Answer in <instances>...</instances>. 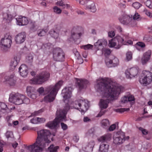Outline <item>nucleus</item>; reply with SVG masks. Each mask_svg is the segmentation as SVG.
<instances>
[{"mask_svg":"<svg viewBox=\"0 0 152 152\" xmlns=\"http://www.w3.org/2000/svg\"><path fill=\"white\" fill-rule=\"evenodd\" d=\"M112 81L108 78H102L97 80L96 85L95 86L97 91L99 92L106 99H101L99 104L101 109H106L108 106V104L115 99H117V96L123 90V87L121 86H111ZM105 111L102 109L96 117H100L103 115Z\"/></svg>","mask_w":152,"mask_h":152,"instance_id":"obj_1","label":"nucleus"},{"mask_svg":"<svg viewBox=\"0 0 152 152\" xmlns=\"http://www.w3.org/2000/svg\"><path fill=\"white\" fill-rule=\"evenodd\" d=\"M51 133L47 130L43 129L37 132V137L36 142L28 145L27 149L30 152H42L43 148L48 145L52 140Z\"/></svg>","mask_w":152,"mask_h":152,"instance_id":"obj_2","label":"nucleus"},{"mask_svg":"<svg viewBox=\"0 0 152 152\" xmlns=\"http://www.w3.org/2000/svg\"><path fill=\"white\" fill-rule=\"evenodd\" d=\"M64 82L62 80L58 81L55 86L50 85L47 87L45 90L43 87L38 88L37 91L40 94H44L45 93H49L45 96L44 101L46 102H51L53 101L59 90L62 86Z\"/></svg>","mask_w":152,"mask_h":152,"instance_id":"obj_3","label":"nucleus"},{"mask_svg":"<svg viewBox=\"0 0 152 152\" xmlns=\"http://www.w3.org/2000/svg\"><path fill=\"white\" fill-rule=\"evenodd\" d=\"M129 38L128 34H127L116 36L110 42V46L111 47L118 49L123 45L132 44V42L131 40H129Z\"/></svg>","mask_w":152,"mask_h":152,"instance_id":"obj_4","label":"nucleus"},{"mask_svg":"<svg viewBox=\"0 0 152 152\" xmlns=\"http://www.w3.org/2000/svg\"><path fill=\"white\" fill-rule=\"evenodd\" d=\"M69 109V106L68 105L64 109L57 110L55 119L52 122H48L46 124V126L50 129H53L57 126L59 122L66 121V115Z\"/></svg>","mask_w":152,"mask_h":152,"instance_id":"obj_5","label":"nucleus"},{"mask_svg":"<svg viewBox=\"0 0 152 152\" xmlns=\"http://www.w3.org/2000/svg\"><path fill=\"white\" fill-rule=\"evenodd\" d=\"M50 73L46 71H43L36 75V77L31 80L32 83L35 84H42L48 80L50 77Z\"/></svg>","mask_w":152,"mask_h":152,"instance_id":"obj_6","label":"nucleus"},{"mask_svg":"<svg viewBox=\"0 0 152 152\" xmlns=\"http://www.w3.org/2000/svg\"><path fill=\"white\" fill-rule=\"evenodd\" d=\"M111 134L107 133L98 139V140L102 142L99 148V151L101 152H107L109 149V145L106 144L107 142L110 141L111 138Z\"/></svg>","mask_w":152,"mask_h":152,"instance_id":"obj_7","label":"nucleus"},{"mask_svg":"<svg viewBox=\"0 0 152 152\" xmlns=\"http://www.w3.org/2000/svg\"><path fill=\"white\" fill-rule=\"evenodd\" d=\"M74 107L77 110L80 109L82 112L86 111L89 107V102L83 99H79L73 103Z\"/></svg>","mask_w":152,"mask_h":152,"instance_id":"obj_8","label":"nucleus"},{"mask_svg":"<svg viewBox=\"0 0 152 152\" xmlns=\"http://www.w3.org/2000/svg\"><path fill=\"white\" fill-rule=\"evenodd\" d=\"M53 52L54 60L60 62L64 60L65 54L61 48H54Z\"/></svg>","mask_w":152,"mask_h":152,"instance_id":"obj_9","label":"nucleus"},{"mask_svg":"<svg viewBox=\"0 0 152 152\" xmlns=\"http://www.w3.org/2000/svg\"><path fill=\"white\" fill-rule=\"evenodd\" d=\"M140 15L137 13H136L133 16H132L125 15L122 18H120L119 20L120 22L124 25L131 24L132 22L134 21V20L138 19Z\"/></svg>","mask_w":152,"mask_h":152,"instance_id":"obj_10","label":"nucleus"},{"mask_svg":"<svg viewBox=\"0 0 152 152\" xmlns=\"http://www.w3.org/2000/svg\"><path fill=\"white\" fill-rule=\"evenodd\" d=\"M25 96L18 93L12 94L10 96L9 101L15 104L20 105L23 103V99Z\"/></svg>","mask_w":152,"mask_h":152,"instance_id":"obj_11","label":"nucleus"},{"mask_svg":"<svg viewBox=\"0 0 152 152\" xmlns=\"http://www.w3.org/2000/svg\"><path fill=\"white\" fill-rule=\"evenodd\" d=\"M0 81L2 82H7L10 86L15 85L16 81L14 79V74L6 75L4 72L0 73Z\"/></svg>","mask_w":152,"mask_h":152,"instance_id":"obj_12","label":"nucleus"},{"mask_svg":"<svg viewBox=\"0 0 152 152\" xmlns=\"http://www.w3.org/2000/svg\"><path fill=\"white\" fill-rule=\"evenodd\" d=\"M113 142L115 145L122 144L125 141V134L123 132H117L113 136Z\"/></svg>","mask_w":152,"mask_h":152,"instance_id":"obj_13","label":"nucleus"},{"mask_svg":"<svg viewBox=\"0 0 152 152\" xmlns=\"http://www.w3.org/2000/svg\"><path fill=\"white\" fill-rule=\"evenodd\" d=\"M12 43V37L9 35L6 34L1 41V44L2 48H9Z\"/></svg>","mask_w":152,"mask_h":152,"instance_id":"obj_14","label":"nucleus"},{"mask_svg":"<svg viewBox=\"0 0 152 152\" xmlns=\"http://www.w3.org/2000/svg\"><path fill=\"white\" fill-rule=\"evenodd\" d=\"M138 73V70L137 68L132 67L126 69L125 72V74L127 79H131L136 76Z\"/></svg>","mask_w":152,"mask_h":152,"instance_id":"obj_15","label":"nucleus"},{"mask_svg":"<svg viewBox=\"0 0 152 152\" xmlns=\"http://www.w3.org/2000/svg\"><path fill=\"white\" fill-rule=\"evenodd\" d=\"M79 28L74 27L71 31V36L69 39L70 41H75L77 39H79L81 36V33H79L78 32V30Z\"/></svg>","mask_w":152,"mask_h":152,"instance_id":"obj_16","label":"nucleus"},{"mask_svg":"<svg viewBox=\"0 0 152 152\" xmlns=\"http://www.w3.org/2000/svg\"><path fill=\"white\" fill-rule=\"evenodd\" d=\"M72 88L70 87H65L62 91V94L64 99H66L69 98L71 96Z\"/></svg>","mask_w":152,"mask_h":152,"instance_id":"obj_17","label":"nucleus"},{"mask_svg":"<svg viewBox=\"0 0 152 152\" xmlns=\"http://www.w3.org/2000/svg\"><path fill=\"white\" fill-rule=\"evenodd\" d=\"M76 80L77 86L80 90L85 88L88 83V81L86 80L78 78H76Z\"/></svg>","mask_w":152,"mask_h":152,"instance_id":"obj_18","label":"nucleus"},{"mask_svg":"<svg viewBox=\"0 0 152 152\" xmlns=\"http://www.w3.org/2000/svg\"><path fill=\"white\" fill-rule=\"evenodd\" d=\"M105 64L108 67H115L119 64V60L117 58L115 57L112 60H106Z\"/></svg>","mask_w":152,"mask_h":152,"instance_id":"obj_19","label":"nucleus"},{"mask_svg":"<svg viewBox=\"0 0 152 152\" xmlns=\"http://www.w3.org/2000/svg\"><path fill=\"white\" fill-rule=\"evenodd\" d=\"M17 24L19 26H24L27 25L29 22L28 18L25 17L20 16L16 18Z\"/></svg>","mask_w":152,"mask_h":152,"instance_id":"obj_20","label":"nucleus"},{"mask_svg":"<svg viewBox=\"0 0 152 152\" xmlns=\"http://www.w3.org/2000/svg\"><path fill=\"white\" fill-rule=\"evenodd\" d=\"M26 34L25 32H22L18 34L15 38V40L17 43L21 44L25 40Z\"/></svg>","mask_w":152,"mask_h":152,"instance_id":"obj_21","label":"nucleus"},{"mask_svg":"<svg viewBox=\"0 0 152 152\" xmlns=\"http://www.w3.org/2000/svg\"><path fill=\"white\" fill-rule=\"evenodd\" d=\"M20 75L23 77L27 76L28 73V67L24 64H22L19 68Z\"/></svg>","mask_w":152,"mask_h":152,"instance_id":"obj_22","label":"nucleus"},{"mask_svg":"<svg viewBox=\"0 0 152 152\" xmlns=\"http://www.w3.org/2000/svg\"><path fill=\"white\" fill-rule=\"evenodd\" d=\"M151 54V50H148L144 53L143 55V57L141 59L142 63L143 64H145L150 59Z\"/></svg>","mask_w":152,"mask_h":152,"instance_id":"obj_23","label":"nucleus"},{"mask_svg":"<svg viewBox=\"0 0 152 152\" xmlns=\"http://www.w3.org/2000/svg\"><path fill=\"white\" fill-rule=\"evenodd\" d=\"M57 28L55 27V28L51 29L49 32L50 36L55 39H57L59 35V29H57Z\"/></svg>","mask_w":152,"mask_h":152,"instance_id":"obj_24","label":"nucleus"},{"mask_svg":"<svg viewBox=\"0 0 152 152\" xmlns=\"http://www.w3.org/2000/svg\"><path fill=\"white\" fill-rule=\"evenodd\" d=\"M84 8L85 10H90L91 12H95L96 10L95 4L94 3H92L90 5L85 6Z\"/></svg>","mask_w":152,"mask_h":152,"instance_id":"obj_25","label":"nucleus"},{"mask_svg":"<svg viewBox=\"0 0 152 152\" xmlns=\"http://www.w3.org/2000/svg\"><path fill=\"white\" fill-rule=\"evenodd\" d=\"M96 45H99V46H102L103 47H104L107 44V42L106 39H102L98 40L97 42H96Z\"/></svg>","mask_w":152,"mask_h":152,"instance_id":"obj_26","label":"nucleus"},{"mask_svg":"<svg viewBox=\"0 0 152 152\" xmlns=\"http://www.w3.org/2000/svg\"><path fill=\"white\" fill-rule=\"evenodd\" d=\"M143 76L144 77L148 78V80L152 79V73L149 71L144 70L143 71Z\"/></svg>","mask_w":152,"mask_h":152,"instance_id":"obj_27","label":"nucleus"},{"mask_svg":"<svg viewBox=\"0 0 152 152\" xmlns=\"http://www.w3.org/2000/svg\"><path fill=\"white\" fill-rule=\"evenodd\" d=\"M4 20L6 21L7 22H10L12 20V15L7 13H4L3 15Z\"/></svg>","mask_w":152,"mask_h":152,"instance_id":"obj_28","label":"nucleus"},{"mask_svg":"<svg viewBox=\"0 0 152 152\" xmlns=\"http://www.w3.org/2000/svg\"><path fill=\"white\" fill-rule=\"evenodd\" d=\"M148 78H146L143 77L142 79H141L140 81L141 84L147 85L149 84L152 81V79H150V80H148Z\"/></svg>","mask_w":152,"mask_h":152,"instance_id":"obj_29","label":"nucleus"},{"mask_svg":"<svg viewBox=\"0 0 152 152\" xmlns=\"http://www.w3.org/2000/svg\"><path fill=\"white\" fill-rule=\"evenodd\" d=\"M48 31V30L47 29H39L37 31V34L38 36L42 37L45 35Z\"/></svg>","mask_w":152,"mask_h":152,"instance_id":"obj_30","label":"nucleus"},{"mask_svg":"<svg viewBox=\"0 0 152 152\" xmlns=\"http://www.w3.org/2000/svg\"><path fill=\"white\" fill-rule=\"evenodd\" d=\"M59 148L58 146H54L52 144L48 147V149L49 152H57Z\"/></svg>","mask_w":152,"mask_h":152,"instance_id":"obj_31","label":"nucleus"},{"mask_svg":"<svg viewBox=\"0 0 152 152\" xmlns=\"http://www.w3.org/2000/svg\"><path fill=\"white\" fill-rule=\"evenodd\" d=\"M102 53L105 57H107L109 55L111 52L110 49L106 48H102Z\"/></svg>","mask_w":152,"mask_h":152,"instance_id":"obj_32","label":"nucleus"},{"mask_svg":"<svg viewBox=\"0 0 152 152\" xmlns=\"http://www.w3.org/2000/svg\"><path fill=\"white\" fill-rule=\"evenodd\" d=\"M35 91V89L34 87L28 86L27 87L26 92L28 95H30V94L34 93Z\"/></svg>","mask_w":152,"mask_h":152,"instance_id":"obj_33","label":"nucleus"},{"mask_svg":"<svg viewBox=\"0 0 152 152\" xmlns=\"http://www.w3.org/2000/svg\"><path fill=\"white\" fill-rule=\"evenodd\" d=\"M101 124L102 126L104 128L108 127L110 124L109 121L107 119H104L102 120Z\"/></svg>","mask_w":152,"mask_h":152,"instance_id":"obj_34","label":"nucleus"},{"mask_svg":"<svg viewBox=\"0 0 152 152\" xmlns=\"http://www.w3.org/2000/svg\"><path fill=\"white\" fill-rule=\"evenodd\" d=\"M57 5L63 7L64 8H67L70 6L68 4H65L64 2H62V0L58 1L57 2Z\"/></svg>","mask_w":152,"mask_h":152,"instance_id":"obj_35","label":"nucleus"},{"mask_svg":"<svg viewBox=\"0 0 152 152\" xmlns=\"http://www.w3.org/2000/svg\"><path fill=\"white\" fill-rule=\"evenodd\" d=\"M144 41L145 42H148L149 43H152V36L146 35L143 38Z\"/></svg>","mask_w":152,"mask_h":152,"instance_id":"obj_36","label":"nucleus"},{"mask_svg":"<svg viewBox=\"0 0 152 152\" xmlns=\"http://www.w3.org/2000/svg\"><path fill=\"white\" fill-rule=\"evenodd\" d=\"M7 105L4 102H0V111L6 110L8 109Z\"/></svg>","mask_w":152,"mask_h":152,"instance_id":"obj_37","label":"nucleus"},{"mask_svg":"<svg viewBox=\"0 0 152 152\" xmlns=\"http://www.w3.org/2000/svg\"><path fill=\"white\" fill-rule=\"evenodd\" d=\"M93 45L90 44H88L86 45H83L81 47V48H83L85 50H88L89 49H91L93 48Z\"/></svg>","mask_w":152,"mask_h":152,"instance_id":"obj_38","label":"nucleus"},{"mask_svg":"<svg viewBox=\"0 0 152 152\" xmlns=\"http://www.w3.org/2000/svg\"><path fill=\"white\" fill-rule=\"evenodd\" d=\"M53 10L54 12L57 14H60L61 12V10L57 6L54 7Z\"/></svg>","mask_w":152,"mask_h":152,"instance_id":"obj_39","label":"nucleus"},{"mask_svg":"<svg viewBox=\"0 0 152 152\" xmlns=\"http://www.w3.org/2000/svg\"><path fill=\"white\" fill-rule=\"evenodd\" d=\"M77 2L78 1L79 3L82 5H84L87 4L90 0H76Z\"/></svg>","mask_w":152,"mask_h":152,"instance_id":"obj_40","label":"nucleus"},{"mask_svg":"<svg viewBox=\"0 0 152 152\" xmlns=\"http://www.w3.org/2000/svg\"><path fill=\"white\" fill-rule=\"evenodd\" d=\"M132 6L136 9H138L142 5L139 2H136L133 3Z\"/></svg>","mask_w":152,"mask_h":152,"instance_id":"obj_41","label":"nucleus"},{"mask_svg":"<svg viewBox=\"0 0 152 152\" xmlns=\"http://www.w3.org/2000/svg\"><path fill=\"white\" fill-rule=\"evenodd\" d=\"M132 58V54L131 52H128L126 54V59L127 61L131 60Z\"/></svg>","mask_w":152,"mask_h":152,"instance_id":"obj_42","label":"nucleus"},{"mask_svg":"<svg viewBox=\"0 0 152 152\" xmlns=\"http://www.w3.org/2000/svg\"><path fill=\"white\" fill-rule=\"evenodd\" d=\"M18 63V61H17L15 58H14L13 61H12L11 62V66L13 67L14 68L15 67Z\"/></svg>","mask_w":152,"mask_h":152,"instance_id":"obj_43","label":"nucleus"},{"mask_svg":"<svg viewBox=\"0 0 152 152\" xmlns=\"http://www.w3.org/2000/svg\"><path fill=\"white\" fill-rule=\"evenodd\" d=\"M139 130L141 131L143 134L146 135L148 134V131L145 129L141 127L139 128Z\"/></svg>","mask_w":152,"mask_h":152,"instance_id":"obj_44","label":"nucleus"},{"mask_svg":"<svg viewBox=\"0 0 152 152\" xmlns=\"http://www.w3.org/2000/svg\"><path fill=\"white\" fill-rule=\"evenodd\" d=\"M42 112V110H39L37 111H36L31 114V116H34L39 115L40 113Z\"/></svg>","mask_w":152,"mask_h":152,"instance_id":"obj_45","label":"nucleus"},{"mask_svg":"<svg viewBox=\"0 0 152 152\" xmlns=\"http://www.w3.org/2000/svg\"><path fill=\"white\" fill-rule=\"evenodd\" d=\"M128 101L127 96H124L121 98V102L123 103H125Z\"/></svg>","mask_w":152,"mask_h":152,"instance_id":"obj_46","label":"nucleus"},{"mask_svg":"<svg viewBox=\"0 0 152 152\" xmlns=\"http://www.w3.org/2000/svg\"><path fill=\"white\" fill-rule=\"evenodd\" d=\"M23 103L26 104H28L30 103V100L29 99L25 96V98L23 99Z\"/></svg>","mask_w":152,"mask_h":152,"instance_id":"obj_47","label":"nucleus"},{"mask_svg":"<svg viewBox=\"0 0 152 152\" xmlns=\"http://www.w3.org/2000/svg\"><path fill=\"white\" fill-rule=\"evenodd\" d=\"M130 110L129 108H121V109H117V111L118 112L122 113L125 111H129Z\"/></svg>","mask_w":152,"mask_h":152,"instance_id":"obj_48","label":"nucleus"},{"mask_svg":"<svg viewBox=\"0 0 152 152\" xmlns=\"http://www.w3.org/2000/svg\"><path fill=\"white\" fill-rule=\"evenodd\" d=\"M116 127V125L115 124H113L111 125L109 128V130L112 131L114 130Z\"/></svg>","mask_w":152,"mask_h":152,"instance_id":"obj_49","label":"nucleus"},{"mask_svg":"<svg viewBox=\"0 0 152 152\" xmlns=\"http://www.w3.org/2000/svg\"><path fill=\"white\" fill-rule=\"evenodd\" d=\"M33 59V57L32 55L28 56L26 58L27 61L28 63H30L32 61Z\"/></svg>","mask_w":152,"mask_h":152,"instance_id":"obj_50","label":"nucleus"},{"mask_svg":"<svg viewBox=\"0 0 152 152\" xmlns=\"http://www.w3.org/2000/svg\"><path fill=\"white\" fill-rule=\"evenodd\" d=\"M61 125L62 129L64 130H65L67 129L68 126L66 124H64L62 122L61 123Z\"/></svg>","mask_w":152,"mask_h":152,"instance_id":"obj_51","label":"nucleus"},{"mask_svg":"<svg viewBox=\"0 0 152 152\" xmlns=\"http://www.w3.org/2000/svg\"><path fill=\"white\" fill-rule=\"evenodd\" d=\"M13 135V133L12 132L7 131L6 133V136L7 138L11 137Z\"/></svg>","mask_w":152,"mask_h":152,"instance_id":"obj_52","label":"nucleus"},{"mask_svg":"<svg viewBox=\"0 0 152 152\" xmlns=\"http://www.w3.org/2000/svg\"><path fill=\"white\" fill-rule=\"evenodd\" d=\"M31 122L34 124H37L38 123L37 118H34L30 120Z\"/></svg>","mask_w":152,"mask_h":152,"instance_id":"obj_53","label":"nucleus"},{"mask_svg":"<svg viewBox=\"0 0 152 152\" xmlns=\"http://www.w3.org/2000/svg\"><path fill=\"white\" fill-rule=\"evenodd\" d=\"M128 101L131 102L135 100L134 96L133 95H130L129 96H127Z\"/></svg>","mask_w":152,"mask_h":152,"instance_id":"obj_54","label":"nucleus"},{"mask_svg":"<svg viewBox=\"0 0 152 152\" xmlns=\"http://www.w3.org/2000/svg\"><path fill=\"white\" fill-rule=\"evenodd\" d=\"M108 36L110 37H113L115 35V33L114 31H111L108 33Z\"/></svg>","mask_w":152,"mask_h":152,"instance_id":"obj_55","label":"nucleus"},{"mask_svg":"<svg viewBox=\"0 0 152 152\" xmlns=\"http://www.w3.org/2000/svg\"><path fill=\"white\" fill-rule=\"evenodd\" d=\"M144 12L146 15L148 16L151 18L152 17V13H151L149 11H148L147 10H145Z\"/></svg>","mask_w":152,"mask_h":152,"instance_id":"obj_56","label":"nucleus"},{"mask_svg":"<svg viewBox=\"0 0 152 152\" xmlns=\"http://www.w3.org/2000/svg\"><path fill=\"white\" fill-rule=\"evenodd\" d=\"M37 120L38 121V123H43L45 121V118H37Z\"/></svg>","mask_w":152,"mask_h":152,"instance_id":"obj_57","label":"nucleus"},{"mask_svg":"<svg viewBox=\"0 0 152 152\" xmlns=\"http://www.w3.org/2000/svg\"><path fill=\"white\" fill-rule=\"evenodd\" d=\"M36 26L34 24H33L30 27V29L32 31H36L37 28H36Z\"/></svg>","mask_w":152,"mask_h":152,"instance_id":"obj_58","label":"nucleus"},{"mask_svg":"<svg viewBox=\"0 0 152 152\" xmlns=\"http://www.w3.org/2000/svg\"><path fill=\"white\" fill-rule=\"evenodd\" d=\"M137 45L141 48H144L145 46V44L142 42H138L137 43Z\"/></svg>","mask_w":152,"mask_h":152,"instance_id":"obj_59","label":"nucleus"},{"mask_svg":"<svg viewBox=\"0 0 152 152\" xmlns=\"http://www.w3.org/2000/svg\"><path fill=\"white\" fill-rule=\"evenodd\" d=\"M28 96L31 98L33 99H35L37 97L36 95L35 94H34V93H33L32 94H30V95H29Z\"/></svg>","mask_w":152,"mask_h":152,"instance_id":"obj_60","label":"nucleus"},{"mask_svg":"<svg viewBox=\"0 0 152 152\" xmlns=\"http://www.w3.org/2000/svg\"><path fill=\"white\" fill-rule=\"evenodd\" d=\"M19 123V122L18 121H12V123L11 124L10 123H8V125L9 126H12V124H13L15 126H16Z\"/></svg>","mask_w":152,"mask_h":152,"instance_id":"obj_61","label":"nucleus"},{"mask_svg":"<svg viewBox=\"0 0 152 152\" xmlns=\"http://www.w3.org/2000/svg\"><path fill=\"white\" fill-rule=\"evenodd\" d=\"M4 144L1 142H0V152H2L3 151V147Z\"/></svg>","mask_w":152,"mask_h":152,"instance_id":"obj_62","label":"nucleus"},{"mask_svg":"<svg viewBox=\"0 0 152 152\" xmlns=\"http://www.w3.org/2000/svg\"><path fill=\"white\" fill-rule=\"evenodd\" d=\"M76 12L78 14L83 15L84 14V12L80 10H77Z\"/></svg>","mask_w":152,"mask_h":152,"instance_id":"obj_63","label":"nucleus"},{"mask_svg":"<svg viewBox=\"0 0 152 152\" xmlns=\"http://www.w3.org/2000/svg\"><path fill=\"white\" fill-rule=\"evenodd\" d=\"M148 3H149V5H148V4L146 3V5L147 7H148V8H149L150 9H152V4H151V2L150 1H148Z\"/></svg>","mask_w":152,"mask_h":152,"instance_id":"obj_64","label":"nucleus"}]
</instances>
